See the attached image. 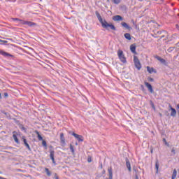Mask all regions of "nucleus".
<instances>
[{"label": "nucleus", "instance_id": "f257e3e1", "mask_svg": "<svg viewBox=\"0 0 179 179\" xmlns=\"http://www.w3.org/2000/svg\"><path fill=\"white\" fill-rule=\"evenodd\" d=\"M95 13L98 20L100 22L103 29H106V30H110H110H116L115 26H114V24H112L111 23L107 22L106 20H103L101 15H100V13H99V12L96 11Z\"/></svg>", "mask_w": 179, "mask_h": 179}, {"label": "nucleus", "instance_id": "f03ea898", "mask_svg": "<svg viewBox=\"0 0 179 179\" xmlns=\"http://www.w3.org/2000/svg\"><path fill=\"white\" fill-rule=\"evenodd\" d=\"M14 20H18L21 24H26L27 26H29V27H33V26H36V23L30 21H24L22 20H19L17 18L14 19Z\"/></svg>", "mask_w": 179, "mask_h": 179}, {"label": "nucleus", "instance_id": "7ed1b4c3", "mask_svg": "<svg viewBox=\"0 0 179 179\" xmlns=\"http://www.w3.org/2000/svg\"><path fill=\"white\" fill-rule=\"evenodd\" d=\"M117 55L121 62H123V64H125V62H127V59L125 58V56L124 55V52L122 50H118Z\"/></svg>", "mask_w": 179, "mask_h": 179}, {"label": "nucleus", "instance_id": "20e7f679", "mask_svg": "<svg viewBox=\"0 0 179 179\" xmlns=\"http://www.w3.org/2000/svg\"><path fill=\"white\" fill-rule=\"evenodd\" d=\"M134 62L136 68L139 71L141 68H142V65L141 64V62L139 61V59H138V57H134Z\"/></svg>", "mask_w": 179, "mask_h": 179}, {"label": "nucleus", "instance_id": "39448f33", "mask_svg": "<svg viewBox=\"0 0 179 179\" xmlns=\"http://www.w3.org/2000/svg\"><path fill=\"white\" fill-rule=\"evenodd\" d=\"M72 135L78 142H83V136L82 135L76 134V133H72Z\"/></svg>", "mask_w": 179, "mask_h": 179}, {"label": "nucleus", "instance_id": "423d86ee", "mask_svg": "<svg viewBox=\"0 0 179 179\" xmlns=\"http://www.w3.org/2000/svg\"><path fill=\"white\" fill-rule=\"evenodd\" d=\"M169 108L171 110V117H176L177 115V110L171 105H169Z\"/></svg>", "mask_w": 179, "mask_h": 179}, {"label": "nucleus", "instance_id": "0eeeda50", "mask_svg": "<svg viewBox=\"0 0 179 179\" xmlns=\"http://www.w3.org/2000/svg\"><path fill=\"white\" fill-rule=\"evenodd\" d=\"M124 19L121 15H115L113 17V20H114V22H121Z\"/></svg>", "mask_w": 179, "mask_h": 179}, {"label": "nucleus", "instance_id": "6e6552de", "mask_svg": "<svg viewBox=\"0 0 179 179\" xmlns=\"http://www.w3.org/2000/svg\"><path fill=\"white\" fill-rule=\"evenodd\" d=\"M0 55H3V57H6V58H8L9 57H13V55L3 51V50H0Z\"/></svg>", "mask_w": 179, "mask_h": 179}, {"label": "nucleus", "instance_id": "1a4fd4ad", "mask_svg": "<svg viewBox=\"0 0 179 179\" xmlns=\"http://www.w3.org/2000/svg\"><path fill=\"white\" fill-rule=\"evenodd\" d=\"M22 140L24 142V145H25V146L27 148V149L29 150H31V148H30V145H29V143H27V140H26V138H24V136H22Z\"/></svg>", "mask_w": 179, "mask_h": 179}, {"label": "nucleus", "instance_id": "9d476101", "mask_svg": "<svg viewBox=\"0 0 179 179\" xmlns=\"http://www.w3.org/2000/svg\"><path fill=\"white\" fill-rule=\"evenodd\" d=\"M121 24L122 27H124L125 29H127V30H132V27H129L127 22H122Z\"/></svg>", "mask_w": 179, "mask_h": 179}, {"label": "nucleus", "instance_id": "9b49d317", "mask_svg": "<svg viewBox=\"0 0 179 179\" xmlns=\"http://www.w3.org/2000/svg\"><path fill=\"white\" fill-rule=\"evenodd\" d=\"M130 51L133 52V54H136V45L132 44L130 45Z\"/></svg>", "mask_w": 179, "mask_h": 179}, {"label": "nucleus", "instance_id": "f8f14e48", "mask_svg": "<svg viewBox=\"0 0 179 179\" xmlns=\"http://www.w3.org/2000/svg\"><path fill=\"white\" fill-rule=\"evenodd\" d=\"M145 85L150 93H153V88L152 87V85H150L149 83H145Z\"/></svg>", "mask_w": 179, "mask_h": 179}, {"label": "nucleus", "instance_id": "ddd939ff", "mask_svg": "<svg viewBox=\"0 0 179 179\" xmlns=\"http://www.w3.org/2000/svg\"><path fill=\"white\" fill-rule=\"evenodd\" d=\"M55 155V152H54V150H50V159L52 163H55V159L54 158Z\"/></svg>", "mask_w": 179, "mask_h": 179}, {"label": "nucleus", "instance_id": "4468645a", "mask_svg": "<svg viewBox=\"0 0 179 179\" xmlns=\"http://www.w3.org/2000/svg\"><path fill=\"white\" fill-rule=\"evenodd\" d=\"M147 71L149 73H153V72L156 73V70L153 67L147 66Z\"/></svg>", "mask_w": 179, "mask_h": 179}, {"label": "nucleus", "instance_id": "2eb2a0df", "mask_svg": "<svg viewBox=\"0 0 179 179\" xmlns=\"http://www.w3.org/2000/svg\"><path fill=\"white\" fill-rule=\"evenodd\" d=\"M60 141L62 145H65V137H64V133L60 134Z\"/></svg>", "mask_w": 179, "mask_h": 179}, {"label": "nucleus", "instance_id": "dca6fc26", "mask_svg": "<svg viewBox=\"0 0 179 179\" xmlns=\"http://www.w3.org/2000/svg\"><path fill=\"white\" fill-rule=\"evenodd\" d=\"M126 166L129 170V171H132V169L131 168V163L129 162V160L127 159L126 161Z\"/></svg>", "mask_w": 179, "mask_h": 179}, {"label": "nucleus", "instance_id": "f3484780", "mask_svg": "<svg viewBox=\"0 0 179 179\" xmlns=\"http://www.w3.org/2000/svg\"><path fill=\"white\" fill-rule=\"evenodd\" d=\"M108 173H109V178L113 179V168L110 167L108 169Z\"/></svg>", "mask_w": 179, "mask_h": 179}, {"label": "nucleus", "instance_id": "a211bd4d", "mask_svg": "<svg viewBox=\"0 0 179 179\" xmlns=\"http://www.w3.org/2000/svg\"><path fill=\"white\" fill-rule=\"evenodd\" d=\"M124 38H125L127 40H129V41H130V40L132 39V38L131 37V34H128V33L124 34Z\"/></svg>", "mask_w": 179, "mask_h": 179}, {"label": "nucleus", "instance_id": "6ab92c4d", "mask_svg": "<svg viewBox=\"0 0 179 179\" xmlns=\"http://www.w3.org/2000/svg\"><path fill=\"white\" fill-rule=\"evenodd\" d=\"M13 138L16 143H19V139L17 138V136H16V134H15V131L13 132Z\"/></svg>", "mask_w": 179, "mask_h": 179}, {"label": "nucleus", "instance_id": "aec40b11", "mask_svg": "<svg viewBox=\"0 0 179 179\" xmlns=\"http://www.w3.org/2000/svg\"><path fill=\"white\" fill-rule=\"evenodd\" d=\"M159 161L157 160L155 162V169L157 170V171H156L157 173H159Z\"/></svg>", "mask_w": 179, "mask_h": 179}, {"label": "nucleus", "instance_id": "412c9836", "mask_svg": "<svg viewBox=\"0 0 179 179\" xmlns=\"http://www.w3.org/2000/svg\"><path fill=\"white\" fill-rule=\"evenodd\" d=\"M176 177H177V170L174 169L173 173L172 174V178L176 179Z\"/></svg>", "mask_w": 179, "mask_h": 179}, {"label": "nucleus", "instance_id": "4be33fe9", "mask_svg": "<svg viewBox=\"0 0 179 179\" xmlns=\"http://www.w3.org/2000/svg\"><path fill=\"white\" fill-rule=\"evenodd\" d=\"M45 171L47 176H48V177H50L51 176V171H50V170L48 168H45Z\"/></svg>", "mask_w": 179, "mask_h": 179}, {"label": "nucleus", "instance_id": "5701e85b", "mask_svg": "<svg viewBox=\"0 0 179 179\" xmlns=\"http://www.w3.org/2000/svg\"><path fill=\"white\" fill-rule=\"evenodd\" d=\"M70 150L71 151L73 155H75V148H73V145H70Z\"/></svg>", "mask_w": 179, "mask_h": 179}, {"label": "nucleus", "instance_id": "b1692460", "mask_svg": "<svg viewBox=\"0 0 179 179\" xmlns=\"http://www.w3.org/2000/svg\"><path fill=\"white\" fill-rule=\"evenodd\" d=\"M36 134L38 136V141H43V137L41 136V135H40V133H38V131H36Z\"/></svg>", "mask_w": 179, "mask_h": 179}, {"label": "nucleus", "instance_id": "393cba45", "mask_svg": "<svg viewBox=\"0 0 179 179\" xmlns=\"http://www.w3.org/2000/svg\"><path fill=\"white\" fill-rule=\"evenodd\" d=\"M161 64H164V65H166L167 62H166V60L164 59H161Z\"/></svg>", "mask_w": 179, "mask_h": 179}, {"label": "nucleus", "instance_id": "a878e982", "mask_svg": "<svg viewBox=\"0 0 179 179\" xmlns=\"http://www.w3.org/2000/svg\"><path fill=\"white\" fill-rule=\"evenodd\" d=\"M113 3H115V5H118L120 2H121V0H112Z\"/></svg>", "mask_w": 179, "mask_h": 179}, {"label": "nucleus", "instance_id": "bb28decb", "mask_svg": "<svg viewBox=\"0 0 179 179\" xmlns=\"http://www.w3.org/2000/svg\"><path fill=\"white\" fill-rule=\"evenodd\" d=\"M171 153H172V156H174V155H176V148H173L171 149Z\"/></svg>", "mask_w": 179, "mask_h": 179}, {"label": "nucleus", "instance_id": "cd10ccee", "mask_svg": "<svg viewBox=\"0 0 179 179\" xmlns=\"http://www.w3.org/2000/svg\"><path fill=\"white\" fill-rule=\"evenodd\" d=\"M163 142L164 143V144L166 146H170V145L169 144V143H167V141H166V138H163Z\"/></svg>", "mask_w": 179, "mask_h": 179}, {"label": "nucleus", "instance_id": "c85d7f7f", "mask_svg": "<svg viewBox=\"0 0 179 179\" xmlns=\"http://www.w3.org/2000/svg\"><path fill=\"white\" fill-rule=\"evenodd\" d=\"M42 145L43 146H45V148H47V142H45V141H42Z\"/></svg>", "mask_w": 179, "mask_h": 179}, {"label": "nucleus", "instance_id": "c756f323", "mask_svg": "<svg viewBox=\"0 0 179 179\" xmlns=\"http://www.w3.org/2000/svg\"><path fill=\"white\" fill-rule=\"evenodd\" d=\"M162 59H163V58H162V57H159V56H157V57H156V59H157V61H159V62L162 61Z\"/></svg>", "mask_w": 179, "mask_h": 179}, {"label": "nucleus", "instance_id": "7c9ffc66", "mask_svg": "<svg viewBox=\"0 0 179 179\" xmlns=\"http://www.w3.org/2000/svg\"><path fill=\"white\" fill-rule=\"evenodd\" d=\"M87 162L88 163H92V158H88Z\"/></svg>", "mask_w": 179, "mask_h": 179}, {"label": "nucleus", "instance_id": "2f4dec72", "mask_svg": "<svg viewBox=\"0 0 179 179\" xmlns=\"http://www.w3.org/2000/svg\"><path fill=\"white\" fill-rule=\"evenodd\" d=\"M4 96H5V97H8V92H5Z\"/></svg>", "mask_w": 179, "mask_h": 179}, {"label": "nucleus", "instance_id": "473e14b6", "mask_svg": "<svg viewBox=\"0 0 179 179\" xmlns=\"http://www.w3.org/2000/svg\"><path fill=\"white\" fill-rule=\"evenodd\" d=\"M150 80L151 82H153V78H150Z\"/></svg>", "mask_w": 179, "mask_h": 179}, {"label": "nucleus", "instance_id": "72a5a7b5", "mask_svg": "<svg viewBox=\"0 0 179 179\" xmlns=\"http://www.w3.org/2000/svg\"><path fill=\"white\" fill-rule=\"evenodd\" d=\"M0 99H2V95L1 94V92H0Z\"/></svg>", "mask_w": 179, "mask_h": 179}, {"label": "nucleus", "instance_id": "f704fd0d", "mask_svg": "<svg viewBox=\"0 0 179 179\" xmlns=\"http://www.w3.org/2000/svg\"><path fill=\"white\" fill-rule=\"evenodd\" d=\"M177 108L179 110V103L177 105Z\"/></svg>", "mask_w": 179, "mask_h": 179}, {"label": "nucleus", "instance_id": "c9c22d12", "mask_svg": "<svg viewBox=\"0 0 179 179\" xmlns=\"http://www.w3.org/2000/svg\"><path fill=\"white\" fill-rule=\"evenodd\" d=\"M55 179H59L58 176H55Z\"/></svg>", "mask_w": 179, "mask_h": 179}, {"label": "nucleus", "instance_id": "e433bc0d", "mask_svg": "<svg viewBox=\"0 0 179 179\" xmlns=\"http://www.w3.org/2000/svg\"><path fill=\"white\" fill-rule=\"evenodd\" d=\"M151 153H153V150L152 149H151Z\"/></svg>", "mask_w": 179, "mask_h": 179}, {"label": "nucleus", "instance_id": "4c0bfd02", "mask_svg": "<svg viewBox=\"0 0 179 179\" xmlns=\"http://www.w3.org/2000/svg\"><path fill=\"white\" fill-rule=\"evenodd\" d=\"M107 2H110V0H107Z\"/></svg>", "mask_w": 179, "mask_h": 179}, {"label": "nucleus", "instance_id": "58836bf2", "mask_svg": "<svg viewBox=\"0 0 179 179\" xmlns=\"http://www.w3.org/2000/svg\"><path fill=\"white\" fill-rule=\"evenodd\" d=\"M172 179H173V178H172Z\"/></svg>", "mask_w": 179, "mask_h": 179}]
</instances>
